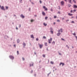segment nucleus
I'll return each instance as SVG.
<instances>
[{
  "instance_id": "f704fd0d",
  "label": "nucleus",
  "mask_w": 77,
  "mask_h": 77,
  "mask_svg": "<svg viewBox=\"0 0 77 77\" xmlns=\"http://www.w3.org/2000/svg\"><path fill=\"white\" fill-rule=\"evenodd\" d=\"M22 59H23V60H25L24 58L23 57L22 58Z\"/></svg>"
},
{
  "instance_id": "9d476101",
  "label": "nucleus",
  "mask_w": 77,
  "mask_h": 77,
  "mask_svg": "<svg viewBox=\"0 0 77 77\" xmlns=\"http://www.w3.org/2000/svg\"><path fill=\"white\" fill-rule=\"evenodd\" d=\"M20 17H21V18H24L25 17L24 16H23V14H21Z\"/></svg>"
},
{
  "instance_id": "e2e57ef3",
  "label": "nucleus",
  "mask_w": 77,
  "mask_h": 77,
  "mask_svg": "<svg viewBox=\"0 0 77 77\" xmlns=\"http://www.w3.org/2000/svg\"><path fill=\"white\" fill-rule=\"evenodd\" d=\"M51 11H53V10H51Z\"/></svg>"
},
{
  "instance_id": "bb28decb",
  "label": "nucleus",
  "mask_w": 77,
  "mask_h": 77,
  "mask_svg": "<svg viewBox=\"0 0 77 77\" xmlns=\"http://www.w3.org/2000/svg\"><path fill=\"white\" fill-rule=\"evenodd\" d=\"M23 45H24V46H26V44H25V43H23Z\"/></svg>"
},
{
  "instance_id": "a211bd4d",
  "label": "nucleus",
  "mask_w": 77,
  "mask_h": 77,
  "mask_svg": "<svg viewBox=\"0 0 77 77\" xmlns=\"http://www.w3.org/2000/svg\"><path fill=\"white\" fill-rule=\"evenodd\" d=\"M31 38H34V37L33 36V35H31Z\"/></svg>"
},
{
  "instance_id": "4c0bfd02",
  "label": "nucleus",
  "mask_w": 77,
  "mask_h": 77,
  "mask_svg": "<svg viewBox=\"0 0 77 77\" xmlns=\"http://www.w3.org/2000/svg\"><path fill=\"white\" fill-rule=\"evenodd\" d=\"M40 2L41 4V3H42V2L40 0Z\"/></svg>"
},
{
  "instance_id": "69168bd1",
  "label": "nucleus",
  "mask_w": 77,
  "mask_h": 77,
  "mask_svg": "<svg viewBox=\"0 0 77 77\" xmlns=\"http://www.w3.org/2000/svg\"><path fill=\"white\" fill-rule=\"evenodd\" d=\"M55 70H56V69H55Z\"/></svg>"
},
{
  "instance_id": "dca6fc26",
  "label": "nucleus",
  "mask_w": 77,
  "mask_h": 77,
  "mask_svg": "<svg viewBox=\"0 0 77 77\" xmlns=\"http://www.w3.org/2000/svg\"><path fill=\"white\" fill-rule=\"evenodd\" d=\"M43 24L45 26H46L47 25V23H44Z\"/></svg>"
},
{
  "instance_id": "6ab92c4d",
  "label": "nucleus",
  "mask_w": 77,
  "mask_h": 77,
  "mask_svg": "<svg viewBox=\"0 0 77 77\" xmlns=\"http://www.w3.org/2000/svg\"><path fill=\"white\" fill-rule=\"evenodd\" d=\"M17 43H19V42H20V40H19V39H17Z\"/></svg>"
},
{
  "instance_id": "423d86ee",
  "label": "nucleus",
  "mask_w": 77,
  "mask_h": 77,
  "mask_svg": "<svg viewBox=\"0 0 77 77\" xmlns=\"http://www.w3.org/2000/svg\"><path fill=\"white\" fill-rule=\"evenodd\" d=\"M50 30H51V33H52V34H53V29L52 28H51Z\"/></svg>"
},
{
  "instance_id": "c85d7f7f",
  "label": "nucleus",
  "mask_w": 77,
  "mask_h": 77,
  "mask_svg": "<svg viewBox=\"0 0 77 77\" xmlns=\"http://www.w3.org/2000/svg\"><path fill=\"white\" fill-rule=\"evenodd\" d=\"M69 7V8L70 7H71V5L70 4H69L68 5Z\"/></svg>"
},
{
  "instance_id": "c756f323",
  "label": "nucleus",
  "mask_w": 77,
  "mask_h": 77,
  "mask_svg": "<svg viewBox=\"0 0 77 77\" xmlns=\"http://www.w3.org/2000/svg\"><path fill=\"white\" fill-rule=\"evenodd\" d=\"M54 18H57V17L56 16H55L54 17Z\"/></svg>"
},
{
  "instance_id": "680f3d73",
  "label": "nucleus",
  "mask_w": 77,
  "mask_h": 77,
  "mask_svg": "<svg viewBox=\"0 0 77 77\" xmlns=\"http://www.w3.org/2000/svg\"><path fill=\"white\" fill-rule=\"evenodd\" d=\"M74 17H72V18H73Z\"/></svg>"
},
{
  "instance_id": "b1692460",
  "label": "nucleus",
  "mask_w": 77,
  "mask_h": 77,
  "mask_svg": "<svg viewBox=\"0 0 77 77\" xmlns=\"http://www.w3.org/2000/svg\"><path fill=\"white\" fill-rule=\"evenodd\" d=\"M35 21V20H31V22H33V21Z\"/></svg>"
},
{
  "instance_id": "cd10ccee",
  "label": "nucleus",
  "mask_w": 77,
  "mask_h": 77,
  "mask_svg": "<svg viewBox=\"0 0 77 77\" xmlns=\"http://www.w3.org/2000/svg\"><path fill=\"white\" fill-rule=\"evenodd\" d=\"M43 38L44 39H46V37L45 36H44Z\"/></svg>"
},
{
  "instance_id": "2eb2a0df",
  "label": "nucleus",
  "mask_w": 77,
  "mask_h": 77,
  "mask_svg": "<svg viewBox=\"0 0 77 77\" xmlns=\"http://www.w3.org/2000/svg\"><path fill=\"white\" fill-rule=\"evenodd\" d=\"M68 15L69 16H72L73 15V14H70V13H68Z\"/></svg>"
},
{
  "instance_id": "79ce46f5",
  "label": "nucleus",
  "mask_w": 77,
  "mask_h": 77,
  "mask_svg": "<svg viewBox=\"0 0 77 77\" xmlns=\"http://www.w3.org/2000/svg\"><path fill=\"white\" fill-rule=\"evenodd\" d=\"M70 12L71 13H72V10H71V11H70Z\"/></svg>"
},
{
  "instance_id": "4468645a",
  "label": "nucleus",
  "mask_w": 77,
  "mask_h": 77,
  "mask_svg": "<svg viewBox=\"0 0 77 77\" xmlns=\"http://www.w3.org/2000/svg\"><path fill=\"white\" fill-rule=\"evenodd\" d=\"M74 8H77V6L75 5H73Z\"/></svg>"
},
{
  "instance_id": "72a5a7b5",
  "label": "nucleus",
  "mask_w": 77,
  "mask_h": 77,
  "mask_svg": "<svg viewBox=\"0 0 77 77\" xmlns=\"http://www.w3.org/2000/svg\"><path fill=\"white\" fill-rule=\"evenodd\" d=\"M38 40H39V39H38V38H36V40H37V41H38Z\"/></svg>"
},
{
  "instance_id": "a19ab883",
  "label": "nucleus",
  "mask_w": 77,
  "mask_h": 77,
  "mask_svg": "<svg viewBox=\"0 0 77 77\" xmlns=\"http://www.w3.org/2000/svg\"><path fill=\"white\" fill-rule=\"evenodd\" d=\"M59 54L60 55H62V54H61V53H59Z\"/></svg>"
},
{
  "instance_id": "393cba45",
  "label": "nucleus",
  "mask_w": 77,
  "mask_h": 77,
  "mask_svg": "<svg viewBox=\"0 0 77 77\" xmlns=\"http://www.w3.org/2000/svg\"><path fill=\"white\" fill-rule=\"evenodd\" d=\"M73 2H74L75 3H76L75 0H73Z\"/></svg>"
},
{
  "instance_id": "7c9ffc66",
  "label": "nucleus",
  "mask_w": 77,
  "mask_h": 77,
  "mask_svg": "<svg viewBox=\"0 0 77 77\" xmlns=\"http://www.w3.org/2000/svg\"><path fill=\"white\" fill-rule=\"evenodd\" d=\"M6 9H8V7L6 6Z\"/></svg>"
},
{
  "instance_id": "3c124183",
  "label": "nucleus",
  "mask_w": 77,
  "mask_h": 77,
  "mask_svg": "<svg viewBox=\"0 0 77 77\" xmlns=\"http://www.w3.org/2000/svg\"><path fill=\"white\" fill-rule=\"evenodd\" d=\"M69 21V20H66V21Z\"/></svg>"
},
{
  "instance_id": "0e129e2a",
  "label": "nucleus",
  "mask_w": 77,
  "mask_h": 77,
  "mask_svg": "<svg viewBox=\"0 0 77 77\" xmlns=\"http://www.w3.org/2000/svg\"><path fill=\"white\" fill-rule=\"evenodd\" d=\"M72 48H74V47H72Z\"/></svg>"
},
{
  "instance_id": "412c9836",
  "label": "nucleus",
  "mask_w": 77,
  "mask_h": 77,
  "mask_svg": "<svg viewBox=\"0 0 77 77\" xmlns=\"http://www.w3.org/2000/svg\"><path fill=\"white\" fill-rule=\"evenodd\" d=\"M60 35V33H58L57 34V36H59V35Z\"/></svg>"
},
{
  "instance_id": "f03ea898",
  "label": "nucleus",
  "mask_w": 77,
  "mask_h": 77,
  "mask_svg": "<svg viewBox=\"0 0 77 77\" xmlns=\"http://www.w3.org/2000/svg\"><path fill=\"white\" fill-rule=\"evenodd\" d=\"M9 57H10V58L11 59H12V60H13V59H14V57L12 55L9 56Z\"/></svg>"
},
{
  "instance_id": "473e14b6",
  "label": "nucleus",
  "mask_w": 77,
  "mask_h": 77,
  "mask_svg": "<svg viewBox=\"0 0 77 77\" xmlns=\"http://www.w3.org/2000/svg\"><path fill=\"white\" fill-rule=\"evenodd\" d=\"M57 22H59L60 21V20H57Z\"/></svg>"
},
{
  "instance_id": "6e6552de",
  "label": "nucleus",
  "mask_w": 77,
  "mask_h": 77,
  "mask_svg": "<svg viewBox=\"0 0 77 77\" xmlns=\"http://www.w3.org/2000/svg\"><path fill=\"white\" fill-rule=\"evenodd\" d=\"M1 9H2V10H4V11H5V8H4V6H2L1 7Z\"/></svg>"
},
{
  "instance_id": "1a4fd4ad",
  "label": "nucleus",
  "mask_w": 77,
  "mask_h": 77,
  "mask_svg": "<svg viewBox=\"0 0 77 77\" xmlns=\"http://www.w3.org/2000/svg\"><path fill=\"white\" fill-rule=\"evenodd\" d=\"M61 4L62 5H64V4H65V3L63 2V1H61Z\"/></svg>"
},
{
  "instance_id": "6e6d98bb",
  "label": "nucleus",
  "mask_w": 77,
  "mask_h": 77,
  "mask_svg": "<svg viewBox=\"0 0 77 77\" xmlns=\"http://www.w3.org/2000/svg\"><path fill=\"white\" fill-rule=\"evenodd\" d=\"M34 75H35V76H36V75H35V74Z\"/></svg>"
},
{
  "instance_id": "f257e3e1",
  "label": "nucleus",
  "mask_w": 77,
  "mask_h": 77,
  "mask_svg": "<svg viewBox=\"0 0 77 77\" xmlns=\"http://www.w3.org/2000/svg\"><path fill=\"white\" fill-rule=\"evenodd\" d=\"M52 38H50V39L48 40V43L49 44H51V42L52 41Z\"/></svg>"
},
{
  "instance_id": "a18cd8bd",
  "label": "nucleus",
  "mask_w": 77,
  "mask_h": 77,
  "mask_svg": "<svg viewBox=\"0 0 77 77\" xmlns=\"http://www.w3.org/2000/svg\"><path fill=\"white\" fill-rule=\"evenodd\" d=\"M16 29L17 30H18V28L16 27Z\"/></svg>"
},
{
  "instance_id": "338daca9",
  "label": "nucleus",
  "mask_w": 77,
  "mask_h": 77,
  "mask_svg": "<svg viewBox=\"0 0 77 77\" xmlns=\"http://www.w3.org/2000/svg\"><path fill=\"white\" fill-rule=\"evenodd\" d=\"M21 0V1H22V0Z\"/></svg>"
},
{
  "instance_id": "39448f33",
  "label": "nucleus",
  "mask_w": 77,
  "mask_h": 77,
  "mask_svg": "<svg viewBox=\"0 0 77 77\" xmlns=\"http://www.w3.org/2000/svg\"><path fill=\"white\" fill-rule=\"evenodd\" d=\"M43 8L44 9H45V11H47V10H48L47 8H46L45 6H43Z\"/></svg>"
},
{
  "instance_id": "bf43d9fd",
  "label": "nucleus",
  "mask_w": 77,
  "mask_h": 77,
  "mask_svg": "<svg viewBox=\"0 0 77 77\" xmlns=\"http://www.w3.org/2000/svg\"><path fill=\"white\" fill-rule=\"evenodd\" d=\"M67 47H68V48H69V47L68 46Z\"/></svg>"
},
{
  "instance_id": "13d9d810",
  "label": "nucleus",
  "mask_w": 77,
  "mask_h": 77,
  "mask_svg": "<svg viewBox=\"0 0 77 77\" xmlns=\"http://www.w3.org/2000/svg\"><path fill=\"white\" fill-rule=\"evenodd\" d=\"M32 4H34L33 2H32Z\"/></svg>"
},
{
  "instance_id": "e433bc0d",
  "label": "nucleus",
  "mask_w": 77,
  "mask_h": 77,
  "mask_svg": "<svg viewBox=\"0 0 77 77\" xmlns=\"http://www.w3.org/2000/svg\"><path fill=\"white\" fill-rule=\"evenodd\" d=\"M57 14H60V12L59 11L58 13Z\"/></svg>"
},
{
  "instance_id": "f8f14e48",
  "label": "nucleus",
  "mask_w": 77,
  "mask_h": 77,
  "mask_svg": "<svg viewBox=\"0 0 77 77\" xmlns=\"http://www.w3.org/2000/svg\"><path fill=\"white\" fill-rule=\"evenodd\" d=\"M42 14L43 15H45V13L44 11H42Z\"/></svg>"
},
{
  "instance_id": "0eeeda50",
  "label": "nucleus",
  "mask_w": 77,
  "mask_h": 77,
  "mask_svg": "<svg viewBox=\"0 0 77 77\" xmlns=\"http://www.w3.org/2000/svg\"><path fill=\"white\" fill-rule=\"evenodd\" d=\"M61 65H62V66H63V65H65V64L62 63H60V66Z\"/></svg>"
},
{
  "instance_id": "052dcab7",
  "label": "nucleus",
  "mask_w": 77,
  "mask_h": 77,
  "mask_svg": "<svg viewBox=\"0 0 77 77\" xmlns=\"http://www.w3.org/2000/svg\"><path fill=\"white\" fill-rule=\"evenodd\" d=\"M0 8H1V5H0Z\"/></svg>"
},
{
  "instance_id": "f3484780",
  "label": "nucleus",
  "mask_w": 77,
  "mask_h": 77,
  "mask_svg": "<svg viewBox=\"0 0 77 77\" xmlns=\"http://www.w3.org/2000/svg\"><path fill=\"white\" fill-rule=\"evenodd\" d=\"M45 46H47L48 45H47V43L46 42L45 43Z\"/></svg>"
},
{
  "instance_id": "c03bdc74",
  "label": "nucleus",
  "mask_w": 77,
  "mask_h": 77,
  "mask_svg": "<svg viewBox=\"0 0 77 77\" xmlns=\"http://www.w3.org/2000/svg\"><path fill=\"white\" fill-rule=\"evenodd\" d=\"M65 1L66 2H67V0H65Z\"/></svg>"
},
{
  "instance_id": "de8ad7c7",
  "label": "nucleus",
  "mask_w": 77,
  "mask_h": 77,
  "mask_svg": "<svg viewBox=\"0 0 77 77\" xmlns=\"http://www.w3.org/2000/svg\"><path fill=\"white\" fill-rule=\"evenodd\" d=\"M14 47H15V46H16V45H14Z\"/></svg>"
},
{
  "instance_id": "4be33fe9",
  "label": "nucleus",
  "mask_w": 77,
  "mask_h": 77,
  "mask_svg": "<svg viewBox=\"0 0 77 77\" xmlns=\"http://www.w3.org/2000/svg\"><path fill=\"white\" fill-rule=\"evenodd\" d=\"M51 64H54V62L53 61H51Z\"/></svg>"
},
{
  "instance_id": "4d7b16f0",
  "label": "nucleus",
  "mask_w": 77,
  "mask_h": 77,
  "mask_svg": "<svg viewBox=\"0 0 77 77\" xmlns=\"http://www.w3.org/2000/svg\"><path fill=\"white\" fill-rule=\"evenodd\" d=\"M50 20H52V19H51V18H50Z\"/></svg>"
},
{
  "instance_id": "a878e982",
  "label": "nucleus",
  "mask_w": 77,
  "mask_h": 77,
  "mask_svg": "<svg viewBox=\"0 0 77 77\" xmlns=\"http://www.w3.org/2000/svg\"><path fill=\"white\" fill-rule=\"evenodd\" d=\"M47 18H48V17H45V20H47Z\"/></svg>"
},
{
  "instance_id": "20e7f679",
  "label": "nucleus",
  "mask_w": 77,
  "mask_h": 77,
  "mask_svg": "<svg viewBox=\"0 0 77 77\" xmlns=\"http://www.w3.org/2000/svg\"><path fill=\"white\" fill-rule=\"evenodd\" d=\"M58 32H61L62 33L63 32V30L62 29H60L58 31Z\"/></svg>"
},
{
  "instance_id": "37998d69",
  "label": "nucleus",
  "mask_w": 77,
  "mask_h": 77,
  "mask_svg": "<svg viewBox=\"0 0 77 77\" xmlns=\"http://www.w3.org/2000/svg\"><path fill=\"white\" fill-rule=\"evenodd\" d=\"M73 11H74V12H75V11H76V10H73Z\"/></svg>"
},
{
  "instance_id": "58836bf2",
  "label": "nucleus",
  "mask_w": 77,
  "mask_h": 77,
  "mask_svg": "<svg viewBox=\"0 0 77 77\" xmlns=\"http://www.w3.org/2000/svg\"><path fill=\"white\" fill-rule=\"evenodd\" d=\"M73 35H75L76 34H75V33H73Z\"/></svg>"
},
{
  "instance_id": "603ef678",
  "label": "nucleus",
  "mask_w": 77,
  "mask_h": 77,
  "mask_svg": "<svg viewBox=\"0 0 77 77\" xmlns=\"http://www.w3.org/2000/svg\"><path fill=\"white\" fill-rule=\"evenodd\" d=\"M31 72H32H32H33V70H32Z\"/></svg>"
},
{
  "instance_id": "5fc2aeb1",
  "label": "nucleus",
  "mask_w": 77,
  "mask_h": 77,
  "mask_svg": "<svg viewBox=\"0 0 77 77\" xmlns=\"http://www.w3.org/2000/svg\"><path fill=\"white\" fill-rule=\"evenodd\" d=\"M55 24V23H54V24Z\"/></svg>"
},
{
  "instance_id": "774afa93",
  "label": "nucleus",
  "mask_w": 77,
  "mask_h": 77,
  "mask_svg": "<svg viewBox=\"0 0 77 77\" xmlns=\"http://www.w3.org/2000/svg\"><path fill=\"white\" fill-rule=\"evenodd\" d=\"M53 71H54V70Z\"/></svg>"
},
{
  "instance_id": "864d4df0",
  "label": "nucleus",
  "mask_w": 77,
  "mask_h": 77,
  "mask_svg": "<svg viewBox=\"0 0 77 77\" xmlns=\"http://www.w3.org/2000/svg\"><path fill=\"white\" fill-rule=\"evenodd\" d=\"M66 47H68V45H66Z\"/></svg>"
},
{
  "instance_id": "5701e85b",
  "label": "nucleus",
  "mask_w": 77,
  "mask_h": 77,
  "mask_svg": "<svg viewBox=\"0 0 77 77\" xmlns=\"http://www.w3.org/2000/svg\"><path fill=\"white\" fill-rule=\"evenodd\" d=\"M43 57H45V55L43 54Z\"/></svg>"
},
{
  "instance_id": "09e8293b",
  "label": "nucleus",
  "mask_w": 77,
  "mask_h": 77,
  "mask_svg": "<svg viewBox=\"0 0 77 77\" xmlns=\"http://www.w3.org/2000/svg\"><path fill=\"white\" fill-rule=\"evenodd\" d=\"M41 62V60L40 61H39V63H40Z\"/></svg>"
},
{
  "instance_id": "7ed1b4c3",
  "label": "nucleus",
  "mask_w": 77,
  "mask_h": 77,
  "mask_svg": "<svg viewBox=\"0 0 77 77\" xmlns=\"http://www.w3.org/2000/svg\"><path fill=\"white\" fill-rule=\"evenodd\" d=\"M38 45H39V47H40V48H42V47L43 46V45L42 44V45H40L39 43H38Z\"/></svg>"
},
{
  "instance_id": "49530a36",
  "label": "nucleus",
  "mask_w": 77,
  "mask_h": 77,
  "mask_svg": "<svg viewBox=\"0 0 77 77\" xmlns=\"http://www.w3.org/2000/svg\"><path fill=\"white\" fill-rule=\"evenodd\" d=\"M75 38H76V39H77V36H75Z\"/></svg>"
},
{
  "instance_id": "2f4dec72",
  "label": "nucleus",
  "mask_w": 77,
  "mask_h": 77,
  "mask_svg": "<svg viewBox=\"0 0 77 77\" xmlns=\"http://www.w3.org/2000/svg\"><path fill=\"white\" fill-rule=\"evenodd\" d=\"M17 54H19V52L18 51H17Z\"/></svg>"
},
{
  "instance_id": "8fccbe9b",
  "label": "nucleus",
  "mask_w": 77,
  "mask_h": 77,
  "mask_svg": "<svg viewBox=\"0 0 77 77\" xmlns=\"http://www.w3.org/2000/svg\"><path fill=\"white\" fill-rule=\"evenodd\" d=\"M19 27H21V25H20V26H19Z\"/></svg>"
},
{
  "instance_id": "aec40b11",
  "label": "nucleus",
  "mask_w": 77,
  "mask_h": 77,
  "mask_svg": "<svg viewBox=\"0 0 77 77\" xmlns=\"http://www.w3.org/2000/svg\"><path fill=\"white\" fill-rule=\"evenodd\" d=\"M52 44H54H54H55V42H54V41H53L52 42Z\"/></svg>"
},
{
  "instance_id": "ddd939ff",
  "label": "nucleus",
  "mask_w": 77,
  "mask_h": 77,
  "mask_svg": "<svg viewBox=\"0 0 77 77\" xmlns=\"http://www.w3.org/2000/svg\"><path fill=\"white\" fill-rule=\"evenodd\" d=\"M68 2L70 3H71L72 4V3H71V1L72 0H68Z\"/></svg>"
},
{
  "instance_id": "c9c22d12",
  "label": "nucleus",
  "mask_w": 77,
  "mask_h": 77,
  "mask_svg": "<svg viewBox=\"0 0 77 77\" xmlns=\"http://www.w3.org/2000/svg\"><path fill=\"white\" fill-rule=\"evenodd\" d=\"M72 23H74V21H72L71 22Z\"/></svg>"
},
{
  "instance_id": "9b49d317",
  "label": "nucleus",
  "mask_w": 77,
  "mask_h": 77,
  "mask_svg": "<svg viewBox=\"0 0 77 77\" xmlns=\"http://www.w3.org/2000/svg\"><path fill=\"white\" fill-rule=\"evenodd\" d=\"M33 66V63H31L30 64V66Z\"/></svg>"
},
{
  "instance_id": "ea45409f",
  "label": "nucleus",
  "mask_w": 77,
  "mask_h": 77,
  "mask_svg": "<svg viewBox=\"0 0 77 77\" xmlns=\"http://www.w3.org/2000/svg\"><path fill=\"white\" fill-rule=\"evenodd\" d=\"M62 40H63V41H65V40L63 39V38H61Z\"/></svg>"
}]
</instances>
